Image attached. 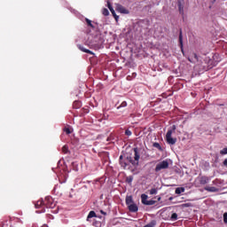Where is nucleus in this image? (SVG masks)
<instances>
[{
  "mask_svg": "<svg viewBox=\"0 0 227 227\" xmlns=\"http://www.w3.org/2000/svg\"><path fill=\"white\" fill-rule=\"evenodd\" d=\"M35 208L37 209L36 214L45 213L46 208H54L56 203L53 201L51 197H46L45 200H40L35 204Z\"/></svg>",
  "mask_w": 227,
  "mask_h": 227,
  "instance_id": "obj_1",
  "label": "nucleus"
},
{
  "mask_svg": "<svg viewBox=\"0 0 227 227\" xmlns=\"http://www.w3.org/2000/svg\"><path fill=\"white\" fill-rule=\"evenodd\" d=\"M134 160H132V157H127L126 160H122L123 156H120V165L121 168H123V169H127L129 168V162L132 164V166H139L140 154L137 148H134Z\"/></svg>",
  "mask_w": 227,
  "mask_h": 227,
  "instance_id": "obj_2",
  "label": "nucleus"
},
{
  "mask_svg": "<svg viewBox=\"0 0 227 227\" xmlns=\"http://www.w3.org/2000/svg\"><path fill=\"white\" fill-rule=\"evenodd\" d=\"M103 43L104 40L102 39V37H100V35H97L88 42V45L90 47V49H95V51L102 49Z\"/></svg>",
  "mask_w": 227,
  "mask_h": 227,
  "instance_id": "obj_3",
  "label": "nucleus"
},
{
  "mask_svg": "<svg viewBox=\"0 0 227 227\" xmlns=\"http://www.w3.org/2000/svg\"><path fill=\"white\" fill-rule=\"evenodd\" d=\"M176 130V126L173 125L172 129H168L166 134V141L168 145H176V138L172 137L173 132Z\"/></svg>",
  "mask_w": 227,
  "mask_h": 227,
  "instance_id": "obj_4",
  "label": "nucleus"
},
{
  "mask_svg": "<svg viewBox=\"0 0 227 227\" xmlns=\"http://www.w3.org/2000/svg\"><path fill=\"white\" fill-rule=\"evenodd\" d=\"M169 168V160H164L156 164L154 171L159 173V171H162V169H168Z\"/></svg>",
  "mask_w": 227,
  "mask_h": 227,
  "instance_id": "obj_5",
  "label": "nucleus"
},
{
  "mask_svg": "<svg viewBox=\"0 0 227 227\" xmlns=\"http://www.w3.org/2000/svg\"><path fill=\"white\" fill-rule=\"evenodd\" d=\"M107 8L110 10L111 13L114 17L115 20H118V19H120V17H118V15H116L114 9L113 8V5L111 4V2H109V1H107Z\"/></svg>",
  "mask_w": 227,
  "mask_h": 227,
  "instance_id": "obj_6",
  "label": "nucleus"
},
{
  "mask_svg": "<svg viewBox=\"0 0 227 227\" xmlns=\"http://www.w3.org/2000/svg\"><path fill=\"white\" fill-rule=\"evenodd\" d=\"M197 180L200 182V185H206V184H208L210 182V178L207 176L198 177Z\"/></svg>",
  "mask_w": 227,
  "mask_h": 227,
  "instance_id": "obj_7",
  "label": "nucleus"
},
{
  "mask_svg": "<svg viewBox=\"0 0 227 227\" xmlns=\"http://www.w3.org/2000/svg\"><path fill=\"white\" fill-rule=\"evenodd\" d=\"M128 208L129 212H137V210H139V207L136 203L130 204L129 206H128Z\"/></svg>",
  "mask_w": 227,
  "mask_h": 227,
  "instance_id": "obj_8",
  "label": "nucleus"
},
{
  "mask_svg": "<svg viewBox=\"0 0 227 227\" xmlns=\"http://www.w3.org/2000/svg\"><path fill=\"white\" fill-rule=\"evenodd\" d=\"M179 43H180L181 51L184 54V37L182 35V30H180V34H179Z\"/></svg>",
  "mask_w": 227,
  "mask_h": 227,
  "instance_id": "obj_9",
  "label": "nucleus"
},
{
  "mask_svg": "<svg viewBox=\"0 0 227 227\" xmlns=\"http://www.w3.org/2000/svg\"><path fill=\"white\" fill-rule=\"evenodd\" d=\"M117 10L118 12H120L121 13H129V10L125 9V7L121 6V5H118L117 6Z\"/></svg>",
  "mask_w": 227,
  "mask_h": 227,
  "instance_id": "obj_10",
  "label": "nucleus"
},
{
  "mask_svg": "<svg viewBox=\"0 0 227 227\" xmlns=\"http://www.w3.org/2000/svg\"><path fill=\"white\" fill-rule=\"evenodd\" d=\"M93 217H97V213H95V211H90L87 216V221H90V219H93Z\"/></svg>",
  "mask_w": 227,
  "mask_h": 227,
  "instance_id": "obj_11",
  "label": "nucleus"
},
{
  "mask_svg": "<svg viewBox=\"0 0 227 227\" xmlns=\"http://www.w3.org/2000/svg\"><path fill=\"white\" fill-rule=\"evenodd\" d=\"M205 191H207L208 192H217V188L214 186H207L205 188Z\"/></svg>",
  "mask_w": 227,
  "mask_h": 227,
  "instance_id": "obj_12",
  "label": "nucleus"
},
{
  "mask_svg": "<svg viewBox=\"0 0 227 227\" xmlns=\"http://www.w3.org/2000/svg\"><path fill=\"white\" fill-rule=\"evenodd\" d=\"M141 200H142L143 205H146V203H148V195L142 194L141 195Z\"/></svg>",
  "mask_w": 227,
  "mask_h": 227,
  "instance_id": "obj_13",
  "label": "nucleus"
},
{
  "mask_svg": "<svg viewBox=\"0 0 227 227\" xmlns=\"http://www.w3.org/2000/svg\"><path fill=\"white\" fill-rule=\"evenodd\" d=\"M85 21L87 23V26H89L90 27H91L92 29H95V25H93V21H91V20L86 18Z\"/></svg>",
  "mask_w": 227,
  "mask_h": 227,
  "instance_id": "obj_14",
  "label": "nucleus"
},
{
  "mask_svg": "<svg viewBox=\"0 0 227 227\" xmlns=\"http://www.w3.org/2000/svg\"><path fill=\"white\" fill-rule=\"evenodd\" d=\"M79 49H80V51H82V52H86L87 54H91V55L95 54V53H93V51H91L82 46H79Z\"/></svg>",
  "mask_w": 227,
  "mask_h": 227,
  "instance_id": "obj_15",
  "label": "nucleus"
},
{
  "mask_svg": "<svg viewBox=\"0 0 227 227\" xmlns=\"http://www.w3.org/2000/svg\"><path fill=\"white\" fill-rule=\"evenodd\" d=\"M134 204V200H132L131 196L126 198V205L129 207Z\"/></svg>",
  "mask_w": 227,
  "mask_h": 227,
  "instance_id": "obj_16",
  "label": "nucleus"
},
{
  "mask_svg": "<svg viewBox=\"0 0 227 227\" xmlns=\"http://www.w3.org/2000/svg\"><path fill=\"white\" fill-rule=\"evenodd\" d=\"M182 192H185V188L184 187H177L176 189V194H182Z\"/></svg>",
  "mask_w": 227,
  "mask_h": 227,
  "instance_id": "obj_17",
  "label": "nucleus"
},
{
  "mask_svg": "<svg viewBox=\"0 0 227 227\" xmlns=\"http://www.w3.org/2000/svg\"><path fill=\"white\" fill-rule=\"evenodd\" d=\"M178 10L180 15H184V5L182 4V2H178Z\"/></svg>",
  "mask_w": 227,
  "mask_h": 227,
  "instance_id": "obj_18",
  "label": "nucleus"
},
{
  "mask_svg": "<svg viewBox=\"0 0 227 227\" xmlns=\"http://www.w3.org/2000/svg\"><path fill=\"white\" fill-rule=\"evenodd\" d=\"M153 146L154 148H157L158 150H160V152H162V146H160V144L155 142V143L153 144Z\"/></svg>",
  "mask_w": 227,
  "mask_h": 227,
  "instance_id": "obj_19",
  "label": "nucleus"
},
{
  "mask_svg": "<svg viewBox=\"0 0 227 227\" xmlns=\"http://www.w3.org/2000/svg\"><path fill=\"white\" fill-rule=\"evenodd\" d=\"M178 220V215L176 213H173L170 216V221H177Z\"/></svg>",
  "mask_w": 227,
  "mask_h": 227,
  "instance_id": "obj_20",
  "label": "nucleus"
},
{
  "mask_svg": "<svg viewBox=\"0 0 227 227\" xmlns=\"http://www.w3.org/2000/svg\"><path fill=\"white\" fill-rule=\"evenodd\" d=\"M81 103L79 101H74L73 104V107H74V109H79V107H81Z\"/></svg>",
  "mask_w": 227,
  "mask_h": 227,
  "instance_id": "obj_21",
  "label": "nucleus"
},
{
  "mask_svg": "<svg viewBox=\"0 0 227 227\" xmlns=\"http://www.w3.org/2000/svg\"><path fill=\"white\" fill-rule=\"evenodd\" d=\"M220 154H221V155H227V147L222 149V150L220 151Z\"/></svg>",
  "mask_w": 227,
  "mask_h": 227,
  "instance_id": "obj_22",
  "label": "nucleus"
},
{
  "mask_svg": "<svg viewBox=\"0 0 227 227\" xmlns=\"http://www.w3.org/2000/svg\"><path fill=\"white\" fill-rule=\"evenodd\" d=\"M64 132H66V134H72V129H70V128H65V129H64Z\"/></svg>",
  "mask_w": 227,
  "mask_h": 227,
  "instance_id": "obj_23",
  "label": "nucleus"
},
{
  "mask_svg": "<svg viewBox=\"0 0 227 227\" xmlns=\"http://www.w3.org/2000/svg\"><path fill=\"white\" fill-rule=\"evenodd\" d=\"M121 107H127V102H126V101H123V102L121 104V106H119L117 107V109H121Z\"/></svg>",
  "mask_w": 227,
  "mask_h": 227,
  "instance_id": "obj_24",
  "label": "nucleus"
},
{
  "mask_svg": "<svg viewBox=\"0 0 227 227\" xmlns=\"http://www.w3.org/2000/svg\"><path fill=\"white\" fill-rule=\"evenodd\" d=\"M62 152H63V153H68V146L64 145V146L62 147Z\"/></svg>",
  "mask_w": 227,
  "mask_h": 227,
  "instance_id": "obj_25",
  "label": "nucleus"
},
{
  "mask_svg": "<svg viewBox=\"0 0 227 227\" xmlns=\"http://www.w3.org/2000/svg\"><path fill=\"white\" fill-rule=\"evenodd\" d=\"M103 15H105V17H107V15H109V10L103 9Z\"/></svg>",
  "mask_w": 227,
  "mask_h": 227,
  "instance_id": "obj_26",
  "label": "nucleus"
},
{
  "mask_svg": "<svg viewBox=\"0 0 227 227\" xmlns=\"http://www.w3.org/2000/svg\"><path fill=\"white\" fill-rule=\"evenodd\" d=\"M150 194L153 195V194H157V189L153 188L150 190Z\"/></svg>",
  "mask_w": 227,
  "mask_h": 227,
  "instance_id": "obj_27",
  "label": "nucleus"
},
{
  "mask_svg": "<svg viewBox=\"0 0 227 227\" xmlns=\"http://www.w3.org/2000/svg\"><path fill=\"white\" fill-rule=\"evenodd\" d=\"M145 205H155V201L154 200H147Z\"/></svg>",
  "mask_w": 227,
  "mask_h": 227,
  "instance_id": "obj_28",
  "label": "nucleus"
},
{
  "mask_svg": "<svg viewBox=\"0 0 227 227\" xmlns=\"http://www.w3.org/2000/svg\"><path fill=\"white\" fill-rule=\"evenodd\" d=\"M125 134L126 136H132V131H130L129 129H126Z\"/></svg>",
  "mask_w": 227,
  "mask_h": 227,
  "instance_id": "obj_29",
  "label": "nucleus"
},
{
  "mask_svg": "<svg viewBox=\"0 0 227 227\" xmlns=\"http://www.w3.org/2000/svg\"><path fill=\"white\" fill-rule=\"evenodd\" d=\"M223 223H225V224H227V213L223 214Z\"/></svg>",
  "mask_w": 227,
  "mask_h": 227,
  "instance_id": "obj_30",
  "label": "nucleus"
},
{
  "mask_svg": "<svg viewBox=\"0 0 227 227\" xmlns=\"http://www.w3.org/2000/svg\"><path fill=\"white\" fill-rule=\"evenodd\" d=\"M132 180H134V179L132 178V176L128 177V178H127L128 184H132Z\"/></svg>",
  "mask_w": 227,
  "mask_h": 227,
  "instance_id": "obj_31",
  "label": "nucleus"
},
{
  "mask_svg": "<svg viewBox=\"0 0 227 227\" xmlns=\"http://www.w3.org/2000/svg\"><path fill=\"white\" fill-rule=\"evenodd\" d=\"M223 166H226V167H227V159H225V160H223Z\"/></svg>",
  "mask_w": 227,
  "mask_h": 227,
  "instance_id": "obj_32",
  "label": "nucleus"
},
{
  "mask_svg": "<svg viewBox=\"0 0 227 227\" xmlns=\"http://www.w3.org/2000/svg\"><path fill=\"white\" fill-rule=\"evenodd\" d=\"M100 212L103 214V215H107V213L104 212V210H101Z\"/></svg>",
  "mask_w": 227,
  "mask_h": 227,
  "instance_id": "obj_33",
  "label": "nucleus"
},
{
  "mask_svg": "<svg viewBox=\"0 0 227 227\" xmlns=\"http://www.w3.org/2000/svg\"><path fill=\"white\" fill-rule=\"evenodd\" d=\"M168 200H169V201H173V197H169V198H168Z\"/></svg>",
  "mask_w": 227,
  "mask_h": 227,
  "instance_id": "obj_34",
  "label": "nucleus"
},
{
  "mask_svg": "<svg viewBox=\"0 0 227 227\" xmlns=\"http://www.w3.org/2000/svg\"><path fill=\"white\" fill-rule=\"evenodd\" d=\"M183 207H189V204H183Z\"/></svg>",
  "mask_w": 227,
  "mask_h": 227,
  "instance_id": "obj_35",
  "label": "nucleus"
},
{
  "mask_svg": "<svg viewBox=\"0 0 227 227\" xmlns=\"http://www.w3.org/2000/svg\"><path fill=\"white\" fill-rule=\"evenodd\" d=\"M48 217H52V215H48Z\"/></svg>",
  "mask_w": 227,
  "mask_h": 227,
  "instance_id": "obj_36",
  "label": "nucleus"
},
{
  "mask_svg": "<svg viewBox=\"0 0 227 227\" xmlns=\"http://www.w3.org/2000/svg\"><path fill=\"white\" fill-rule=\"evenodd\" d=\"M158 201H160V198H158Z\"/></svg>",
  "mask_w": 227,
  "mask_h": 227,
  "instance_id": "obj_37",
  "label": "nucleus"
}]
</instances>
